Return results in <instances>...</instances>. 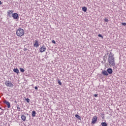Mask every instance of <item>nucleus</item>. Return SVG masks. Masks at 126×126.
Here are the masks:
<instances>
[{
  "label": "nucleus",
  "mask_w": 126,
  "mask_h": 126,
  "mask_svg": "<svg viewBox=\"0 0 126 126\" xmlns=\"http://www.w3.org/2000/svg\"><path fill=\"white\" fill-rule=\"evenodd\" d=\"M110 54L108 56V63H109V65L115 66L116 64L115 63V58H114V54L112 52H109Z\"/></svg>",
  "instance_id": "nucleus-1"
},
{
  "label": "nucleus",
  "mask_w": 126,
  "mask_h": 126,
  "mask_svg": "<svg viewBox=\"0 0 126 126\" xmlns=\"http://www.w3.org/2000/svg\"><path fill=\"white\" fill-rule=\"evenodd\" d=\"M16 34L19 37H21V36H23V35H24V30L22 29H18L16 31Z\"/></svg>",
  "instance_id": "nucleus-2"
},
{
  "label": "nucleus",
  "mask_w": 126,
  "mask_h": 126,
  "mask_svg": "<svg viewBox=\"0 0 126 126\" xmlns=\"http://www.w3.org/2000/svg\"><path fill=\"white\" fill-rule=\"evenodd\" d=\"M5 85L7 87H13V84L11 83L10 81L6 80L5 82Z\"/></svg>",
  "instance_id": "nucleus-3"
},
{
  "label": "nucleus",
  "mask_w": 126,
  "mask_h": 126,
  "mask_svg": "<svg viewBox=\"0 0 126 126\" xmlns=\"http://www.w3.org/2000/svg\"><path fill=\"white\" fill-rule=\"evenodd\" d=\"M46 50H47V48H46V46L43 45L39 49V52L40 53H44V52H46Z\"/></svg>",
  "instance_id": "nucleus-4"
},
{
  "label": "nucleus",
  "mask_w": 126,
  "mask_h": 126,
  "mask_svg": "<svg viewBox=\"0 0 126 126\" xmlns=\"http://www.w3.org/2000/svg\"><path fill=\"white\" fill-rule=\"evenodd\" d=\"M97 120H98V117H97V116H94L91 123L92 125H94V124H96V122H97Z\"/></svg>",
  "instance_id": "nucleus-5"
},
{
  "label": "nucleus",
  "mask_w": 126,
  "mask_h": 126,
  "mask_svg": "<svg viewBox=\"0 0 126 126\" xmlns=\"http://www.w3.org/2000/svg\"><path fill=\"white\" fill-rule=\"evenodd\" d=\"M14 19L18 20L19 19V15L17 13H14L13 14L12 17Z\"/></svg>",
  "instance_id": "nucleus-6"
},
{
  "label": "nucleus",
  "mask_w": 126,
  "mask_h": 126,
  "mask_svg": "<svg viewBox=\"0 0 126 126\" xmlns=\"http://www.w3.org/2000/svg\"><path fill=\"white\" fill-rule=\"evenodd\" d=\"M13 10H9L7 12V16L8 17H12V15L13 14Z\"/></svg>",
  "instance_id": "nucleus-7"
},
{
  "label": "nucleus",
  "mask_w": 126,
  "mask_h": 126,
  "mask_svg": "<svg viewBox=\"0 0 126 126\" xmlns=\"http://www.w3.org/2000/svg\"><path fill=\"white\" fill-rule=\"evenodd\" d=\"M40 46L39 44V41L38 40H35V43L33 44V47H35V48H38Z\"/></svg>",
  "instance_id": "nucleus-8"
},
{
  "label": "nucleus",
  "mask_w": 126,
  "mask_h": 126,
  "mask_svg": "<svg viewBox=\"0 0 126 126\" xmlns=\"http://www.w3.org/2000/svg\"><path fill=\"white\" fill-rule=\"evenodd\" d=\"M4 103L6 104V105H7V108L8 109H9V108H10V103L9 102H8L7 100H4Z\"/></svg>",
  "instance_id": "nucleus-9"
},
{
  "label": "nucleus",
  "mask_w": 126,
  "mask_h": 126,
  "mask_svg": "<svg viewBox=\"0 0 126 126\" xmlns=\"http://www.w3.org/2000/svg\"><path fill=\"white\" fill-rule=\"evenodd\" d=\"M107 72L109 74H112L113 73V69L111 68H108L107 69Z\"/></svg>",
  "instance_id": "nucleus-10"
},
{
  "label": "nucleus",
  "mask_w": 126,
  "mask_h": 126,
  "mask_svg": "<svg viewBox=\"0 0 126 126\" xmlns=\"http://www.w3.org/2000/svg\"><path fill=\"white\" fill-rule=\"evenodd\" d=\"M102 73V74H103V75H106V76H108L109 75V74H108V72L106 70H103Z\"/></svg>",
  "instance_id": "nucleus-11"
},
{
  "label": "nucleus",
  "mask_w": 126,
  "mask_h": 126,
  "mask_svg": "<svg viewBox=\"0 0 126 126\" xmlns=\"http://www.w3.org/2000/svg\"><path fill=\"white\" fill-rule=\"evenodd\" d=\"M13 71H14V72H15L16 73H17V74H18V73H19V70L17 68H14Z\"/></svg>",
  "instance_id": "nucleus-12"
},
{
  "label": "nucleus",
  "mask_w": 126,
  "mask_h": 126,
  "mask_svg": "<svg viewBox=\"0 0 126 126\" xmlns=\"http://www.w3.org/2000/svg\"><path fill=\"white\" fill-rule=\"evenodd\" d=\"M21 119L22 121H23L24 122H25V121H26V116H25V115H22L21 116Z\"/></svg>",
  "instance_id": "nucleus-13"
},
{
  "label": "nucleus",
  "mask_w": 126,
  "mask_h": 126,
  "mask_svg": "<svg viewBox=\"0 0 126 126\" xmlns=\"http://www.w3.org/2000/svg\"><path fill=\"white\" fill-rule=\"evenodd\" d=\"M82 10L84 11V12H86L87 11V7L86 6L83 7Z\"/></svg>",
  "instance_id": "nucleus-14"
},
{
  "label": "nucleus",
  "mask_w": 126,
  "mask_h": 126,
  "mask_svg": "<svg viewBox=\"0 0 126 126\" xmlns=\"http://www.w3.org/2000/svg\"><path fill=\"white\" fill-rule=\"evenodd\" d=\"M32 117H36V111H33L32 112Z\"/></svg>",
  "instance_id": "nucleus-15"
},
{
  "label": "nucleus",
  "mask_w": 126,
  "mask_h": 126,
  "mask_svg": "<svg viewBox=\"0 0 126 126\" xmlns=\"http://www.w3.org/2000/svg\"><path fill=\"white\" fill-rule=\"evenodd\" d=\"M101 125L102 126H108V124H107V123L106 122H102L101 123Z\"/></svg>",
  "instance_id": "nucleus-16"
},
{
  "label": "nucleus",
  "mask_w": 126,
  "mask_h": 126,
  "mask_svg": "<svg viewBox=\"0 0 126 126\" xmlns=\"http://www.w3.org/2000/svg\"><path fill=\"white\" fill-rule=\"evenodd\" d=\"M75 117L77 118V119H78L79 120H81V117L80 116L78 115V114H76L75 115Z\"/></svg>",
  "instance_id": "nucleus-17"
},
{
  "label": "nucleus",
  "mask_w": 126,
  "mask_h": 126,
  "mask_svg": "<svg viewBox=\"0 0 126 126\" xmlns=\"http://www.w3.org/2000/svg\"><path fill=\"white\" fill-rule=\"evenodd\" d=\"M98 37H100L101 39H104V37L103 36V35L101 34H98Z\"/></svg>",
  "instance_id": "nucleus-18"
},
{
  "label": "nucleus",
  "mask_w": 126,
  "mask_h": 126,
  "mask_svg": "<svg viewBox=\"0 0 126 126\" xmlns=\"http://www.w3.org/2000/svg\"><path fill=\"white\" fill-rule=\"evenodd\" d=\"M20 70L21 72H24L25 71V70L23 68H20Z\"/></svg>",
  "instance_id": "nucleus-19"
},
{
  "label": "nucleus",
  "mask_w": 126,
  "mask_h": 126,
  "mask_svg": "<svg viewBox=\"0 0 126 126\" xmlns=\"http://www.w3.org/2000/svg\"><path fill=\"white\" fill-rule=\"evenodd\" d=\"M58 84H59V85H62V82H61L60 80H58Z\"/></svg>",
  "instance_id": "nucleus-20"
},
{
  "label": "nucleus",
  "mask_w": 126,
  "mask_h": 126,
  "mask_svg": "<svg viewBox=\"0 0 126 126\" xmlns=\"http://www.w3.org/2000/svg\"><path fill=\"white\" fill-rule=\"evenodd\" d=\"M26 101L27 102V103H29L30 102V99L27 98L26 99Z\"/></svg>",
  "instance_id": "nucleus-21"
},
{
  "label": "nucleus",
  "mask_w": 126,
  "mask_h": 126,
  "mask_svg": "<svg viewBox=\"0 0 126 126\" xmlns=\"http://www.w3.org/2000/svg\"><path fill=\"white\" fill-rule=\"evenodd\" d=\"M104 20L105 22H109V19H108L107 18L104 19Z\"/></svg>",
  "instance_id": "nucleus-22"
},
{
  "label": "nucleus",
  "mask_w": 126,
  "mask_h": 126,
  "mask_svg": "<svg viewBox=\"0 0 126 126\" xmlns=\"http://www.w3.org/2000/svg\"><path fill=\"white\" fill-rule=\"evenodd\" d=\"M122 25H123V26H126V23H122Z\"/></svg>",
  "instance_id": "nucleus-23"
},
{
  "label": "nucleus",
  "mask_w": 126,
  "mask_h": 126,
  "mask_svg": "<svg viewBox=\"0 0 126 126\" xmlns=\"http://www.w3.org/2000/svg\"><path fill=\"white\" fill-rule=\"evenodd\" d=\"M17 110H19V111H20V107H19V105H18V106H17Z\"/></svg>",
  "instance_id": "nucleus-24"
},
{
  "label": "nucleus",
  "mask_w": 126,
  "mask_h": 126,
  "mask_svg": "<svg viewBox=\"0 0 126 126\" xmlns=\"http://www.w3.org/2000/svg\"><path fill=\"white\" fill-rule=\"evenodd\" d=\"M108 55H109V53H107L106 54H105V55L104 56V57L105 58V57H106L107 58V57H108Z\"/></svg>",
  "instance_id": "nucleus-25"
},
{
  "label": "nucleus",
  "mask_w": 126,
  "mask_h": 126,
  "mask_svg": "<svg viewBox=\"0 0 126 126\" xmlns=\"http://www.w3.org/2000/svg\"><path fill=\"white\" fill-rule=\"evenodd\" d=\"M52 43H53V44H56V41L53 40L52 41Z\"/></svg>",
  "instance_id": "nucleus-26"
},
{
  "label": "nucleus",
  "mask_w": 126,
  "mask_h": 126,
  "mask_svg": "<svg viewBox=\"0 0 126 126\" xmlns=\"http://www.w3.org/2000/svg\"><path fill=\"white\" fill-rule=\"evenodd\" d=\"M94 97H98V94H94Z\"/></svg>",
  "instance_id": "nucleus-27"
},
{
  "label": "nucleus",
  "mask_w": 126,
  "mask_h": 126,
  "mask_svg": "<svg viewBox=\"0 0 126 126\" xmlns=\"http://www.w3.org/2000/svg\"><path fill=\"white\" fill-rule=\"evenodd\" d=\"M34 89H35V90H38V87L35 86V87H34Z\"/></svg>",
  "instance_id": "nucleus-28"
},
{
  "label": "nucleus",
  "mask_w": 126,
  "mask_h": 126,
  "mask_svg": "<svg viewBox=\"0 0 126 126\" xmlns=\"http://www.w3.org/2000/svg\"><path fill=\"white\" fill-rule=\"evenodd\" d=\"M28 49H27V48H24V51H28Z\"/></svg>",
  "instance_id": "nucleus-29"
},
{
  "label": "nucleus",
  "mask_w": 126,
  "mask_h": 126,
  "mask_svg": "<svg viewBox=\"0 0 126 126\" xmlns=\"http://www.w3.org/2000/svg\"><path fill=\"white\" fill-rule=\"evenodd\" d=\"M2 114H3V111H1V112L0 113V115H2Z\"/></svg>",
  "instance_id": "nucleus-30"
},
{
  "label": "nucleus",
  "mask_w": 126,
  "mask_h": 126,
  "mask_svg": "<svg viewBox=\"0 0 126 126\" xmlns=\"http://www.w3.org/2000/svg\"><path fill=\"white\" fill-rule=\"evenodd\" d=\"M2 4V2H1V1L0 0V5Z\"/></svg>",
  "instance_id": "nucleus-31"
},
{
  "label": "nucleus",
  "mask_w": 126,
  "mask_h": 126,
  "mask_svg": "<svg viewBox=\"0 0 126 126\" xmlns=\"http://www.w3.org/2000/svg\"><path fill=\"white\" fill-rule=\"evenodd\" d=\"M14 102L16 103V104H17V101L16 100H15Z\"/></svg>",
  "instance_id": "nucleus-32"
},
{
  "label": "nucleus",
  "mask_w": 126,
  "mask_h": 126,
  "mask_svg": "<svg viewBox=\"0 0 126 126\" xmlns=\"http://www.w3.org/2000/svg\"><path fill=\"white\" fill-rule=\"evenodd\" d=\"M104 62H106V59H103Z\"/></svg>",
  "instance_id": "nucleus-33"
},
{
  "label": "nucleus",
  "mask_w": 126,
  "mask_h": 126,
  "mask_svg": "<svg viewBox=\"0 0 126 126\" xmlns=\"http://www.w3.org/2000/svg\"><path fill=\"white\" fill-rule=\"evenodd\" d=\"M0 110H2V111H3V109H1V107H0Z\"/></svg>",
  "instance_id": "nucleus-34"
}]
</instances>
